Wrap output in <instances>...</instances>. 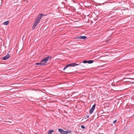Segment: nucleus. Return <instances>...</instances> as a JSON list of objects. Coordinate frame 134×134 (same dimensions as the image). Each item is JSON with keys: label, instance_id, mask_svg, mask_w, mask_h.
Here are the masks:
<instances>
[{"label": "nucleus", "instance_id": "obj_3", "mask_svg": "<svg viewBox=\"0 0 134 134\" xmlns=\"http://www.w3.org/2000/svg\"><path fill=\"white\" fill-rule=\"evenodd\" d=\"M58 130L62 134H67L68 133H70L71 131L70 130L64 131L62 129H59Z\"/></svg>", "mask_w": 134, "mask_h": 134}, {"label": "nucleus", "instance_id": "obj_9", "mask_svg": "<svg viewBox=\"0 0 134 134\" xmlns=\"http://www.w3.org/2000/svg\"><path fill=\"white\" fill-rule=\"evenodd\" d=\"M9 21H7L4 22V23L3 24L5 25H7L9 23Z\"/></svg>", "mask_w": 134, "mask_h": 134}, {"label": "nucleus", "instance_id": "obj_5", "mask_svg": "<svg viewBox=\"0 0 134 134\" xmlns=\"http://www.w3.org/2000/svg\"><path fill=\"white\" fill-rule=\"evenodd\" d=\"M96 106V104H94L92 108L90 109L89 110V113L90 114H92L94 111L95 107V106Z\"/></svg>", "mask_w": 134, "mask_h": 134}, {"label": "nucleus", "instance_id": "obj_4", "mask_svg": "<svg viewBox=\"0 0 134 134\" xmlns=\"http://www.w3.org/2000/svg\"><path fill=\"white\" fill-rule=\"evenodd\" d=\"M67 65V66H68V67L70 66L74 67L76 65H79V67L80 68L81 66H82L81 65L79 64H77V63H71Z\"/></svg>", "mask_w": 134, "mask_h": 134}, {"label": "nucleus", "instance_id": "obj_8", "mask_svg": "<svg viewBox=\"0 0 134 134\" xmlns=\"http://www.w3.org/2000/svg\"><path fill=\"white\" fill-rule=\"evenodd\" d=\"M54 131V130H50L48 132V134H51Z\"/></svg>", "mask_w": 134, "mask_h": 134}, {"label": "nucleus", "instance_id": "obj_16", "mask_svg": "<svg viewBox=\"0 0 134 134\" xmlns=\"http://www.w3.org/2000/svg\"><path fill=\"white\" fill-rule=\"evenodd\" d=\"M89 116H88V115H87V116H86V118L85 119H86V118H89Z\"/></svg>", "mask_w": 134, "mask_h": 134}, {"label": "nucleus", "instance_id": "obj_1", "mask_svg": "<svg viewBox=\"0 0 134 134\" xmlns=\"http://www.w3.org/2000/svg\"><path fill=\"white\" fill-rule=\"evenodd\" d=\"M43 15L45 16V15L43 13H41L40 14L38 15L34 23V24L32 26V29H34L37 26V25L39 23L40 20L42 18V16Z\"/></svg>", "mask_w": 134, "mask_h": 134}, {"label": "nucleus", "instance_id": "obj_12", "mask_svg": "<svg viewBox=\"0 0 134 134\" xmlns=\"http://www.w3.org/2000/svg\"><path fill=\"white\" fill-rule=\"evenodd\" d=\"M82 63H87V61L86 60H85L83 61Z\"/></svg>", "mask_w": 134, "mask_h": 134}, {"label": "nucleus", "instance_id": "obj_14", "mask_svg": "<svg viewBox=\"0 0 134 134\" xmlns=\"http://www.w3.org/2000/svg\"><path fill=\"white\" fill-rule=\"evenodd\" d=\"M81 128L82 129H84L85 128V126L84 125H81Z\"/></svg>", "mask_w": 134, "mask_h": 134}, {"label": "nucleus", "instance_id": "obj_6", "mask_svg": "<svg viewBox=\"0 0 134 134\" xmlns=\"http://www.w3.org/2000/svg\"><path fill=\"white\" fill-rule=\"evenodd\" d=\"M87 37L86 36H78L76 37L75 38L76 39H86V38H87Z\"/></svg>", "mask_w": 134, "mask_h": 134}, {"label": "nucleus", "instance_id": "obj_13", "mask_svg": "<svg viewBox=\"0 0 134 134\" xmlns=\"http://www.w3.org/2000/svg\"><path fill=\"white\" fill-rule=\"evenodd\" d=\"M68 65H67L66 66H65V68L63 69V70H65L67 68H68V66H67Z\"/></svg>", "mask_w": 134, "mask_h": 134}, {"label": "nucleus", "instance_id": "obj_18", "mask_svg": "<svg viewBox=\"0 0 134 134\" xmlns=\"http://www.w3.org/2000/svg\"><path fill=\"white\" fill-rule=\"evenodd\" d=\"M129 79H134L133 78H129Z\"/></svg>", "mask_w": 134, "mask_h": 134}, {"label": "nucleus", "instance_id": "obj_2", "mask_svg": "<svg viewBox=\"0 0 134 134\" xmlns=\"http://www.w3.org/2000/svg\"><path fill=\"white\" fill-rule=\"evenodd\" d=\"M52 57L51 56H48L43 59L41 61L42 64V66H44L47 65L48 61L51 59Z\"/></svg>", "mask_w": 134, "mask_h": 134}, {"label": "nucleus", "instance_id": "obj_11", "mask_svg": "<svg viewBox=\"0 0 134 134\" xmlns=\"http://www.w3.org/2000/svg\"><path fill=\"white\" fill-rule=\"evenodd\" d=\"M36 65H41L42 66V64L41 61L40 63H36L35 64Z\"/></svg>", "mask_w": 134, "mask_h": 134}, {"label": "nucleus", "instance_id": "obj_10", "mask_svg": "<svg viewBox=\"0 0 134 134\" xmlns=\"http://www.w3.org/2000/svg\"><path fill=\"white\" fill-rule=\"evenodd\" d=\"M93 62V60H89L87 61V63L88 64H91Z\"/></svg>", "mask_w": 134, "mask_h": 134}, {"label": "nucleus", "instance_id": "obj_17", "mask_svg": "<svg viewBox=\"0 0 134 134\" xmlns=\"http://www.w3.org/2000/svg\"><path fill=\"white\" fill-rule=\"evenodd\" d=\"M27 1V2H28V1H27V0H23V1Z\"/></svg>", "mask_w": 134, "mask_h": 134}, {"label": "nucleus", "instance_id": "obj_7", "mask_svg": "<svg viewBox=\"0 0 134 134\" xmlns=\"http://www.w3.org/2000/svg\"><path fill=\"white\" fill-rule=\"evenodd\" d=\"M10 57V55L9 54H8L6 55L2 58V59L4 60H5L8 59Z\"/></svg>", "mask_w": 134, "mask_h": 134}, {"label": "nucleus", "instance_id": "obj_15", "mask_svg": "<svg viewBox=\"0 0 134 134\" xmlns=\"http://www.w3.org/2000/svg\"><path fill=\"white\" fill-rule=\"evenodd\" d=\"M117 120H115L114 121V122H113V124H115V123H116V121Z\"/></svg>", "mask_w": 134, "mask_h": 134}]
</instances>
